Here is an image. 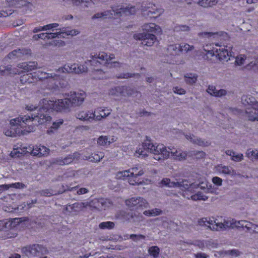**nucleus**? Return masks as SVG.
Returning a JSON list of instances; mask_svg holds the SVG:
<instances>
[{"label": "nucleus", "mask_w": 258, "mask_h": 258, "mask_svg": "<svg viewBox=\"0 0 258 258\" xmlns=\"http://www.w3.org/2000/svg\"><path fill=\"white\" fill-rule=\"evenodd\" d=\"M136 9L134 7L128 6L125 8L122 6L113 7L111 10L98 13L92 17V19L117 18L122 15H128L135 14Z\"/></svg>", "instance_id": "nucleus-7"}, {"label": "nucleus", "mask_w": 258, "mask_h": 258, "mask_svg": "<svg viewBox=\"0 0 258 258\" xmlns=\"http://www.w3.org/2000/svg\"><path fill=\"white\" fill-rule=\"evenodd\" d=\"M87 70L86 66H63L61 68H59L56 71L57 74H54L52 76V74L43 73L41 74L40 79H46L47 82L50 84H55L54 77L58 76L60 73H69L80 74L85 72ZM56 86V85H55Z\"/></svg>", "instance_id": "nucleus-8"}, {"label": "nucleus", "mask_w": 258, "mask_h": 258, "mask_svg": "<svg viewBox=\"0 0 258 258\" xmlns=\"http://www.w3.org/2000/svg\"><path fill=\"white\" fill-rule=\"evenodd\" d=\"M235 64H242L243 63H248L247 64H252V61H250L249 57H246L244 54H239L235 58ZM253 64H258V58L256 59L255 61Z\"/></svg>", "instance_id": "nucleus-28"}, {"label": "nucleus", "mask_w": 258, "mask_h": 258, "mask_svg": "<svg viewBox=\"0 0 258 258\" xmlns=\"http://www.w3.org/2000/svg\"><path fill=\"white\" fill-rule=\"evenodd\" d=\"M144 174V171L141 168L133 167L128 170L117 172L115 174V178L118 179H125L128 177V182L131 185L145 184L151 183L150 180L146 181L141 180L139 176Z\"/></svg>", "instance_id": "nucleus-6"}, {"label": "nucleus", "mask_w": 258, "mask_h": 258, "mask_svg": "<svg viewBox=\"0 0 258 258\" xmlns=\"http://www.w3.org/2000/svg\"><path fill=\"white\" fill-rule=\"evenodd\" d=\"M126 90V88L124 87H117L115 88L114 89L112 90V94H114L115 95H119V94L125 96L124 91Z\"/></svg>", "instance_id": "nucleus-48"}, {"label": "nucleus", "mask_w": 258, "mask_h": 258, "mask_svg": "<svg viewBox=\"0 0 258 258\" xmlns=\"http://www.w3.org/2000/svg\"><path fill=\"white\" fill-rule=\"evenodd\" d=\"M31 147L32 149L31 151V154L33 156H37L39 157L46 156L49 153V149L43 145L40 144L35 146H31Z\"/></svg>", "instance_id": "nucleus-19"}, {"label": "nucleus", "mask_w": 258, "mask_h": 258, "mask_svg": "<svg viewBox=\"0 0 258 258\" xmlns=\"http://www.w3.org/2000/svg\"><path fill=\"white\" fill-rule=\"evenodd\" d=\"M37 108H38V111H39V113H38V115H36V116H34V117L33 116H30V117L35 118L36 116L37 117L38 116H40L41 115H42L41 118H43V115L49 116V115L48 114L43 113V112H45V110H42L41 112L39 111L40 104H39L38 106H37V107H36V106H34L33 105H27L26 106V109L27 110H29V111L33 110L34 109H36ZM28 116H29V115H28ZM49 116H50L49 115Z\"/></svg>", "instance_id": "nucleus-44"}, {"label": "nucleus", "mask_w": 258, "mask_h": 258, "mask_svg": "<svg viewBox=\"0 0 258 258\" xmlns=\"http://www.w3.org/2000/svg\"><path fill=\"white\" fill-rule=\"evenodd\" d=\"M24 187V185L20 182H16L8 184L0 185L1 190H6L10 188H22Z\"/></svg>", "instance_id": "nucleus-35"}, {"label": "nucleus", "mask_w": 258, "mask_h": 258, "mask_svg": "<svg viewBox=\"0 0 258 258\" xmlns=\"http://www.w3.org/2000/svg\"><path fill=\"white\" fill-rule=\"evenodd\" d=\"M242 103L246 105H253L255 102V98L248 95H243L241 98Z\"/></svg>", "instance_id": "nucleus-42"}, {"label": "nucleus", "mask_w": 258, "mask_h": 258, "mask_svg": "<svg viewBox=\"0 0 258 258\" xmlns=\"http://www.w3.org/2000/svg\"><path fill=\"white\" fill-rule=\"evenodd\" d=\"M75 3H79V4H83L84 5V6L86 7H89L91 6L93 4V2L92 0H74Z\"/></svg>", "instance_id": "nucleus-52"}, {"label": "nucleus", "mask_w": 258, "mask_h": 258, "mask_svg": "<svg viewBox=\"0 0 258 258\" xmlns=\"http://www.w3.org/2000/svg\"><path fill=\"white\" fill-rule=\"evenodd\" d=\"M246 155L249 158L258 159V150L249 149L247 150Z\"/></svg>", "instance_id": "nucleus-45"}, {"label": "nucleus", "mask_w": 258, "mask_h": 258, "mask_svg": "<svg viewBox=\"0 0 258 258\" xmlns=\"http://www.w3.org/2000/svg\"><path fill=\"white\" fill-rule=\"evenodd\" d=\"M117 139L115 136H101L98 138L97 143L100 146H109L111 143L115 142Z\"/></svg>", "instance_id": "nucleus-24"}, {"label": "nucleus", "mask_w": 258, "mask_h": 258, "mask_svg": "<svg viewBox=\"0 0 258 258\" xmlns=\"http://www.w3.org/2000/svg\"><path fill=\"white\" fill-rule=\"evenodd\" d=\"M85 207V204L83 203H76L72 205H68L67 207V210L68 211L72 210L74 212H79L82 210Z\"/></svg>", "instance_id": "nucleus-39"}, {"label": "nucleus", "mask_w": 258, "mask_h": 258, "mask_svg": "<svg viewBox=\"0 0 258 258\" xmlns=\"http://www.w3.org/2000/svg\"><path fill=\"white\" fill-rule=\"evenodd\" d=\"M114 226V224L110 221L102 222L99 224V227L101 229H112Z\"/></svg>", "instance_id": "nucleus-46"}, {"label": "nucleus", "mask_w": 258, "mask_h": 258, "mask_svg": "<svg viewBox=\"0 0 258 258\" xmlns=\"http://www.w3.org/2000/svg\"><path fill=\"white\" fill-rule=\"evenodd\" d=\"M104 156V154L102 152H97L93 153L91 156L84 155L82 158L84 160H88L92 162H99Z\"/></svg>", "instance_id": "nucleus-30"}, {"label": "nucleus", "mask_w": 258, "mask_h": 258, "mask_svg": "<svg viewBox=\"0 0 258 258\" xmlns=\"http://www.w3.org/2000/svg\"><path fill=\"white\" fill-rule=\"evenodd\" d=\"M214 43L212 44L206 45L204 46V56L203 57L204 59L209 58L210 57L215 56L219 60L224 61H227L230 59V57H232L231 49L232 47L228 46H221L218 43H215L216 46H219V48H215L213 47Z\"/></svg>", "instance_id": "nucleus-4"}, {"label": "nucleus", "mask_w": 258, "mask_h": 258, "mask_svg": "<svg viewBox=\"0 0 258 258\" xmlns=\"http://www.w3.org/2000/svg\"><path fill=\"white\" fill-rule=\"evenodd\" d=\"M226 253L228 255L233 256H237V255H239L238 251L237 250H235V249L228 250V251H226Z\"/></svg>", "instance_id": "nucleus-59"}, {"label": "nucleus", "mask_w": 258, "mask_h": 258, "mask_svg": "<svg viewBox=\"0 0 258 258\" xmlns=\"http://www.w3.org/2000/svg\"><path fill=\"white\" fill-rule=\"evenodd\" d=\"M32 147L31 145L26 146L22 145H15L13 151L10 153V156L13 158L19 157L22 155H25L27 153H31Z\"/></svg>", "instance_id": "nucleus-17"}, {"label": "nucleus", "mask_w": 258, "mask_h": 258, "mask_svg": "<svg viewBox=\"0 0 258 258\" xmlns=\"http://www.w3.org/2000/svg\"><path fill=\"white\" fill-rule=\"evenodd\" d=\"M76 117L83 121H92L94 120V114L93 111H79L76 113Z\"/></svg>", "instance_id": "nucleus-23"}, {"label": "nucleus", "mask_w": 258, "mask_h": 258, "mask_svg": "<svg viewBox=\"0 0 258 258\" xmlns=\"http://www.w3.org/2000/svg\"><path fill=\"white\" fill-rule=\"evenodd\" d=\"M173 91L175 93H176L177 94L179 95H183L185 93V91L184 89L178 88V87H175L173 88Z\"/></svg>", "instance_id": "nucleus-58"}, {"label": "nucleus", "mask_w": 258, "mask_h": 258, "mask_svg": "<svg viewBox=\"0 0 258 258\" xmlns=\"http://www.w3.org/2000/svg\"><path fill=\"white\" fill-rule=\"evenodd\" d=\"M125 204L133 210H143L149 206L147 201L141 197L132 198L126 200Z\"/></svg>", "instance_id": "nucleus-11"}, {"label": "nucleus", "mask_w": 258, "mask_h": 258, "mask_svg": "<svg viewBox=\"0 0 258 258\" xmlns=\"http://www.w3.org/2000/svg\"><path fill=\"white\" fill-rule=\"evenodd\" d=\"M226 154L231 157V159L236 162H239L243 159V154L241 153H237L231 150H227Z\"/></svg>", "instance_id": "nucleus-38"}, {"label": "nucleus", "mask_w": 258, "mask_h": 258, "mask_svg": "<svg viewBox=\"0 0 258 258\" xmlns=\"http://www.w3.org/2000/svg\"><path fill=\"white\" fill-rule=\"evenodd\" d=\"M212 182L214 184L220 186L222 185V180L221 178L216 176L213 178Z\"/></svg>", "instance_id": "nucleus-55"}, {"label": "nucleus", "mask_w": 258, "mask_h": 258, "mask_svg": "<svg viewBox=\"0 0 258 258\" xmlns=\"http://www.w3.org/2000/svg\"><path fill=\"white\" fill-rule=\"evenodd\" d=\"M180 45L178 44H174L169 45L168 46L167 49L169 52L173 53L174 52L176 53L177 51H180Z\"/></svg>", "instance_id": "nucleus-50"}, {"label": "nucleus", "mask_w": 258, "mask_h": 258, "mask_svg": "<svg viewBox=\"0 0 258 258\" xmlns=\"http://www.w3.org/2000/svg\"><path fill=\"white\" fill-rule=\"evenodd\" d=\"M207 92L211 95L215 97H221L226 94V91L224 89L217 90L214 86H209Z\"/></svg>", "instance_id": "nucleus-31"}, {"label": "nucleus", "mask_w": 258, "mask_h": 258, "mask_svg": "<svg viewBox=\"0 0 258 258\" xmlns=\"http://www.w3.org/2000/svg\"><path fill=\"white\" fill-rule=\"evenodd\" d=\"M9 6H14L17 8H21L22 7H28L30 5L29 3L26 0H7Z\"/></svg>", "instance_id": "nucleus-33"}, {"label": "nucleus", "mask_w": 258, "mask_h": 258, "mask_svg": "<svg viewBox=\"0 0 258 258\" xmlns=\"http://www.w3.org/2000/svg\"><path fill=\"white\" fill-rule=\"evenodd\" d=\"M224 33H211V32H202L199 34V36L204 38H207L211 41L216 40H221V37Z\"/></svg>", "instance_id": "nucleus-27"}, {"label": "nucleus", "mask_w": 258, "mask_h": 258, "mask_svg": "<svg viewBox=\"0 0 258 258\" xmlns=\"http://www.w3.org/2000/svg\"><path fill=\"white\" fill-rule=\"evenodd\" d=\"M247 117L251 120H258V109L255 107L248 108L246 110Z\"/></svg>", "instance_id": "nucleus-34"}, {"label": "nucleus", "mask_w": 258, "mask_h": 258, "mask_svg": "<svg viewBox=\"0 0 258 258\" xmlns=\"http://www.w3.org/2000/svg\"><path fill=\"white\" fill-rule=\"evenodd\" d=\"M161 186L168 187H178L182 191V196L188 199H191L194 201L203 200L206 201L208 197L203 193L198 191L196 194H194L196 189L201 188L207 192H215V189L212 187V185L209 183L206 179H202L199 184L189 183L187 180H183L181 182L171 181L169 178H164L161 183Z\"/></svg>", "instance_id": "nucleus-1"}, {"label": "nucleus", "mask_w": 258, "mask_h": 258, "mask_svg": "<svg viewBox=\"0 0 258 258\" xmlns=\"http://www.w3.org/2000/svg\"><path fill=\"white\" fill-rule=\"evenodd\" d=\"M130 238L134 240H144L145 239V236L142 235H134L132 234L130 236Z\"/></svg>", "instance_id": "nucleus-56"}, {"label": "nucleus", "mask_w": 258, "mask_h": 258, "mask_svg": "<svg viewBox=\"0 0 258 258\" xmlns=\"http://www.w3.org/2000/svg\"><path fill=\"white\" fill-rule=\"evenodd\" d=\"M196 258H206V255L204 253H198L196 255Z\"/></svg>", "instance_id": "nucleus-64"}, {"label": "nucleus", "mask_w": 258, "mask_h": 258, "mask_svg": "<svg viewBox=\"0 0 258 258\" xmlns=\"http://www.w3.org/2000/svg\"><path fill=\"white\" fill-rule=\"evenodd\" d=\"M78 153H75L73 155H70L63 159H59L57 160V163L60 165H67L72 163L75 158L74 156H78Z\"/></svg>", "instance_id": "nucleus-36"}, {"label": "nucleus", "mask_w": 258, "mask_h": 258, "mask_svg": "<svg viewBox=\"0 0 258 258\" xmlns=\"http://www.w3.org/2000/svg\"><path fill=\"white\" fill-rule=\"evenodd\" d=\"M170 155L172 157L177 160H184L188 155L185 152L182 151L180 149H172L170 151Z\"/></svg>", "instance_id": "nucleus-26"}, {"label": "nucleus", "mask_w": 258, "mask_h": 258, "mask_svg": "<svg viewBox=\"0 0 258 258\" xmlns=\"http://www.w3.org/2000/svg\"><path fill=\"white\" fill-rule=\"evenodd\" d=\"M63 120L58 119L52 123V126L47 131V133L51 135L54 133L53 130H57L63 124Z\"/></svg>", "instance_id": "nucleus-37"}, {"label": "nucleus", "mask_w": 258, "mask_h": 258, "mask_svg": "<svg viewBox=\"0 0 258 258\" xmlns=\"http://www.w3.org/2000/svg\"><path fill=\"white\" fill-rule=\"evenodd\" d=\"M58 26L57 23H52L43 26L44 31H47L49 30H53L54 28H57Z\"/></svg>", "instance_id": "nucleus-53"}, {"label": "nucleus", "mask_w": 258, "mask_h": 258, "mask_svg": "<svg viewBox=\"0 0 258 258\" xmlns=\"http://www.w3.org/2000/svg\"><path fill=\"white\" fill-rule=\"evenodd\" d=\"M189 30V27L186 25H178L176 26L174 28V31L177 32L188 31Z\"/></svg>", "instance_id": "nucleus-51"}, {"label": "nucleus", "mask_w": 258, "mask_h": 258, "mask_svg": "<svg viewBox=\"0 0 258 258\" xmlns=\"http://www.w3.org/2000/svg\"><path fill=\"white\" fill-rule=\"evenodd\" d=\"M200 226H206L212 230L220 231L228 228H245L247 230L258 233V225L245 220L236 221L230 218L218 219L202 218L199 220Z\"/></svg>", "instance_id": "nucleus-3"}, {"label": "nucleus", "mask_w": 258, "mask_h": 258, "mask_svg": "<svg viewBox=\"0 0 258 258\" xmlns=\"http://www.w3.org/2000/svg\"><path fill=\"white\" fill-rule=\"evenodd\" d=\"M70 104L75 106H80L84 102L86 97V93L83 91L71 92L67 95Z\"/></svg>", "instance_id": "nucleus-13"}, {"label": "nucleus", "mask_w": 258, "mask_h": 258, "mask_svg": "<svg viewBox=\"0 0 258 258\" xmlns=\"http://www.w3.org/2000/svg\"><path fill=\"white\" fill-rule=\"evenodd\" d=\"M79 33V31L77 30H71L69 28L63 29L62 30L56 33H43L38 35H35L33 38L35 40L38 39H46L52 38H59L61 37H65L66 36H76Z\"/></svg>", "instance_id": "nucleus-10"}, {"label": "nucleus", "mask_w": 258, "mask_h": 258, "mask_svg": "<svg viewBox=\"0 0 258 258\" xmlns=\"http://www.w3.org/2000/svg\"><path fill=\"white\" fill-rule=\"evenodd\" d=\"M152 143L150 141H146L142 144L139 145L135 151V155L139 158H145L150 153V147Z\"/></svg>", "instance_id": "nucleus-16"}, {"label": "nucleus", "mask_w": 258, "mask_h": 258, "mask_svg": "<svg viewBox=\"0 0 258 258\" xmlns=\"http://www.w3.org/2000/svg\"><path fill=\"white\" fill-rule=\"evenodd\" d=\"M28 222V219L26 218H14L6 222L7 228H15L22 227Z\"/></svg>", "instance_id": "nucleus-20"}, {"label": "nucleus", "mask_w": 258, "mask_h": 258, "mask_svg": "<svg viewBox=\"0 0 258 258\" xmlns=\"http://www.w3.org/2000/svg\"><path fill=\"white\" fill-rule=\"evenodd\" d=\"M162 211L157 208L154 209L146 210L144 212V214L149 217H154L161 214Z\"/></svg>", "instance_id": "nucleus-43"}, {"label": "nucleus", "mask_w": 258, "mask_h": 258, "mask_svg": "<svg viewBox=\"0 0 258 258\" xmlns=\"http://www.w3.org/2000/svg\"><path fill=\"white\" fill-rule=\"evenodd\" d=\"M142 30L146 32H151L157 34H161L162 29L161 27L155 23H147L142 26Z\"/></svg>", "instance_id": "nucleus-25"}, {"label": "nucleus", "mask_w": 258, "mask_h": 258, "mask_svg": "<svg viewBox=\"0 0 258 258\" xmlns=\"http://www.w3.org/2000/svg\"><path fill=\"white\" fill-rule=\"evenodd\" d=\"M94 74L96 75H99L100 76L96 77L97 79H103L104 77L103 76V72L102 70H97L94 72Z\"/></svg>", "instance_id": "nucleus-61"}, {"label": "nucleus", "mask_w": 258, "mask_h": 258, "mask_svg": "<svg viewBox=\"0 0 258 258\" xmlns=\"http://www.w3.org/2000/svg\"><path fill=\"white\" fill-rule=\"evenodd\" d=\"M7 227V223L5 221H0V231Z\"/></svg>", "instance_id": "nucleus-62"}, {"label": "nucleus", "mask_w": 258, "mask_h": 258, "mask_svg": "<svg viewBox=\"0 0 258 258\" xmlns=\"http://www.w3.org/2000/svg\"><path fill=\"white\" fill-rule=\"evenodd\" d=\"M134 38L136 40H141L142 44L147 46H152L157 40L154 34L144 33H135Z\"/></svg>", "instance_id": "nucleus-15"}, {"label": "nucleus", "mask_w": 258, "mask_h": 258, "mask_svg": "<svg viewBox=\"0 0 258 258\" xmlns=\"http://www.w3.org/2000/svg\"><path fill=\"white\" fill-rule=\"evenodd\" d=\"M198 3L202 7L208 8L215 6L217 0H199Z\"/></svg>", "instance_id": "nucleus-40"}, {"label": "nucleus", "mask_w": 258, "mask_h": 258, "mask_svg": "<svg viewBox=\"0 0 258 258\" xmlns=\"http://www.w3.org/2000/svg\"><path fill=\"white\" fill-rule=\"evenodd\" d=\"M189 156H194L196 158L199 159L203 158L205 156V153L203 151H199L197 152L196 153H194L193 154L192 153H190L188 155Z\"/></svg>", "instance_id": "nucleus-54"}, {"label": "nucleus", "mask_w": 258, "mask_h": 258, "mask_svg": "<svg viewBox=\"0 0 258 258\" xmlns=\"http://www.w3.org/2000/svg\"><path fill=\"white\" fill-rule=\"evenodd\" d=\"M31 53L30 49L22 48L17 49L9 53L5 58L6 61L13 62L19 59H23L25 56Z\"/></svg>", "instance_id": "nucleus-14"}, {"label": "nucleus", "mask_w": 258, "mask_h": 258, "mask_svg": "<svg viewBox=\"0 0 258 258\" xmlns=\"http://www.w3.org/2000/svg\"><path fill=\"white\" fill-rule=\"evenodd\" d=\"M70 102L68 98L63 99H57L55 101L43 99L40 101L39 111L42 110L47 111H56L66 112L69 111Z\"/></svg>", "instance_id": "nucleus-5"}, {"label": "nucleus", "mask_w": 258, "mask_h": 258, "mask_svg": "<svg viewBox=\"0 0 258 258\" xmlns=\"http://www.w3.org/2000/svg\"><path fill=\"white\" fill-rule=\"evenodd\" d=\"M65 44V43L60 40H57L55 39L53 40L52 45H54L55 46H58V47H61L64 46Z\"/></svg>", "instance_id": "nucleus-57"}, {"label": "nucleus", "mask_w": 258, "mask_h": 258, "mask_svg": "<svg viewBox=\"0 0 258 258\" xmlns=\"http://www.w3.org/2000/svg\"><path fill=\"white\" fill-rule=\"evenodd\" d=\"M179 45L180 51L188 52L194 49V46L192 45H190L186 43H181L179 44Z\"/></svg>", "instance_id": "nucleus-47"}, {"label": "nucleus", "mask_w": 258, "mask_h": 258, "mask_svg": "<svg viewBox=\"0 0 258 258\" xmlns=\"http://www.w3.org/2000/svg\"><path fill=\"white\" fill-rule=\"evenodd\" d=\"M88 192V189L86 188H81L80 189L77 190V193L78 195H82L86 194Z\"/></svg>", "instance_id": "nucleus-60"}, {"label": "nucleus", "mask_w": 258, "mask_h": 258, "mask_svg": "<svg viewBox=\"0 0 258 258\" xmlns=\"http://www.w3.org/2000/svg\"><path fill=\"white\" fill-rule=\"evenodd\" d=\"M93 64L95 63H99L101 64L103 63L110 64V63H117V60L114 56V54L108 55L105 52L99 53L97 56H95L92 58L91 60Z\"/></svg>", "instance_id": "nucleus-12"}, {"label": "nucleus", "mask_w": 258, "mask_h": 258, "mask_svg": "<svg viewBox=\"0 0 258 258\" xmlns=\"http://www.w3.org/2000/svg\"><path fill=\"white\" fill-rule=\"evenodd\" d=\"M147 15L150 17L154 18L161 15L163 12V9L161 8H158L155 5L152 6L151 7H148Z\"/></svg>", "instance_id": "nucleus-29"}, {"label": "nucleus", "mask_w": 258, "mask_h": 258, "mask_svg": "<svg viewBox=\"0 0 258 258\" xmlns=\"http://www.w3.org/2000/svg\"><path fill=\"white\" fill-rule=\"evenodd\" d=\"M42 116L41 115L33 118L23 116L12 119L10 122V128H5L4 133L7 136L14 137L33 132L35 130L34 124L36 122L38 124H43L50 122L51 120V116L43 115V118H41Z\"/></svg>", "instance_id": "nucleus-2"}, {"label": "nucleus", "mask_w": 258, "mask_h": 258, "mask_svg": "<svg viewBox=\"0 0 258 258\" xmlns=\"http://www.w3.org/2000/svg\"><path fill=\"white\" fill-rule=\"evenodd\" d=\"M149 253L151 255L154 257H157L159 252V248L157 246H152L148 250Z\"/></svg>", "instance_id": "nucleus-49"}, {"label": "nucleus", "mask_w": 258, "mask_h": 258, "mask_svg": "<svg viewBox=\"0 0 258 258\" xmlns=\"http://www.w3.org/2000/svg\"><path fill=\"white\" fill-rule=\"evenodd\" d=\"M42 31H44V30H43V26H39V27L35 28L33 30V32L34 33H36V32H38Z\"/></svg>", "instance_id": "nucleus-63"}, {"label": "nucleus", "mask_w": 258, "mask_h": 258, "mask_svg": "<svg viewBox=\"0 0 258 258\" xmlns=\"http://www.w3.org/2000/svg\"><path fill=\"white\" fill-rule=\"evenodd\" d=\"M185 82L189 84H193L197 80V76L196 74L191 73H187L184 75Z\"/></svg>", "instance_id": "nucleus-41"}, {"label": "nucleus", "mask_w": 258, "mask_h": 258, "mask_svg": "<svg viewBox=\"0 0 258 258\" xmlns=\"http://www.w3.org/2000/svg\"><path fill=\"white\" fill-rule=\"evenodd\" d=\"M111 112L110 108L107 107H98L93 111L94 120H101L102 118L108 116Z\"/></svg>", "instance_id": "nucleus-21"}, {"label": "nucleus", "mask_w": 258, "mask_h": 258, "mask_svg": "<svg viewBox=\"0 0 258 258\" xmlns=\"http://www.w3.org/2000/svg\"><path fill=\"white\" fill-rule=\"evenodd\" d=\"M149 147H151L150 153L156 160L163 161L169 158L170 156L171 148L167 147L162 144L152 143Z\"/></svg>", "instance_id": "nucleus-9"}, {"label": "nucleus", "mask_w": 258, "mask_h": 258, "mask_svg": "<svg viewBox=\"0 0 258 258\" xmlns=\"http://www.w3.org/2000/svg\"><path fill=\"white\" fill-rule=\"evenodd\" d=\"M215 171L218 174H223L234 177L237 175L235 170L233 169L231 167H228L222 165H217L215 167Z\"/></svg>", "instance_id": "nucleus-22"}, {"label": "nucleus", "mask_w": 258, "mask_h": 258, "mask_svg": "<svg viewBox=\"0 0 258 258\" xmlns=\"http://www.w3.org/2000/svg\"><path fill=\"white\" fill-rule=\"evenodd\" d=\"M41 250V246L33 244L25 246L22 248V252L29 257L37 255Z\"/></svg>", "instance_id": "nucleus-18"}, {"label": "nucleus", "mask_w": 258, "mask_h": 258, "mask_svg": "<svg viewBox=\"0 0 258 258\" xmlns=\"http://www.w3.org/2000/svg\"><path fill=\"white\" fill-rule=\"evenodd\" d=\"M185 136L188 140L199 146H207L210 144L208 142L202 140L201 139L196 137L192 135H186Z\"/></svg>", "instance_id": "nucleus-32"}]
</instances>
